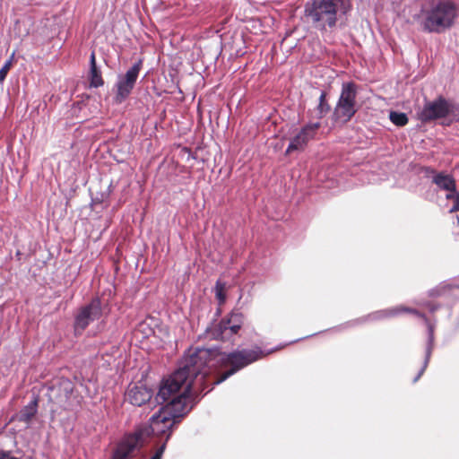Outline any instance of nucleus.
Instances as JSON below:
<instances>
[{"label":"nucleus","mask_w":459,"mask_h":459,"mask_svg":"<svg viewBox=\"0 0 459 459\" xmlns=\"http://www.w3.org/2000/svg\"><path fill=\"white\" fill-rule=\"evenodd\" d=\"M212 356L205 348L188 351L178 368L160 384L156 400L165 405L151 417L148 426L121 440L112 459L132 457L144 437L165 435V442L169 438L172 427L195 404L194 394L204 390V379L210 375L208 361Z\"/></svg>","instance_id":"obj_1"},{"label":"nucleus","mask_w":459,"mask_h":459,"mask_svg":"<svg viewBox=\"0 0 459 459\" xmlns=\"http://www.w3.org/2000/svg\"><path fill=\"white\" fill-rule=\"evenodd\" d=\"M351 0H310L305 5V16L319 30L336 26L351 10Z\"/></svg>","instance_id":"obj_2"},{"label":"nucleus","mask_w":459,"mask_h":459,"mask_svg":"<svg viewBox=\"0 0 459 459\" xmlns=\"http://www.w3.org/2000/svg\"><path fill=\"white\" fill-rule=\"evenodd\" d=\"M212 356L211 358V360L208 361V366L210 369V374L212 373V368L214 366L215 362L218 361H224V363L227 366H230V368L223 373V375L213 381L212 385H218L221 383L222 381L226 380L228 377L235 374L239 369L245 368L246 366L249 365L250 363L263 358L264 356L271 353L273 351V350L264 352L259 348H256L255 350H242L240 351H234L229 354H220L215 350H210L208 349ZM274 351H277V348H274Z\"/></svg>","instance_id":"obj_3"},{"label":"nucleus","mask_w":459,"mask_h":459,"mask_svg":"<svg viewBox=\"0 0 459 459\" xmlns=\"http://www.w3.org/2000/svg\"><path fill=\"white\" fill-rule=\"evenodd\" d=\"M456 15V8L453 3L441 1L429 8L422 9L420 24L428 32L439 33L453 25Z\"/></svg>","instance_id":"obj_4"},{"label":"nucleus","mask_w":459,"mask_h":459,"mask_svg":"<svg viewBox=\"0 0 459 459\" xmlns=\"http://www.w3.org/2000/svg\"><path fill=\"white\" fill-rule=\"evenodd\" d=\"M142 66V60H138L126 74L117 75V82L114 85V102L116 104L123 103L130 96L139 77Z\"/></svg>","instance_id":"obj_5"},{"label":"nucleus","mask_w":459,"mask_h":459,"mask_svg":"<svg viewBox=\"0 0 459 459\" xmlns=\"http://www.w3.org/2000/svg\"><path fill=\"white\" fill-rule=\"evenodd\" d=\"M356 85L353 82L342 84L339 100L334 108L333 117L342 122L349 121L356 113Z\"/></svg>","instance_id":"obj_6"},{"label":"nucleus","mask_w":459,"mask_h":459,"mask_svg":"<svg viewBox=\"0 0 459 459\" xmlns=\"http://www.w3.org/2000/svg\"><path fill=\"white\" fill-rule=\"evenodd\" d=\"M455 106L443 97L435 100L427 101L420 112L419 118L421 122L427 123L447 117L454 112Z\"/></svg>","instance_id":"obj_7"},{"label":"nucleus","mask_w":459,"mask_h":459,"mask_svg":"<svg viewBox=\"0 0 459 459\" xmlns=\"http://www.w3.org/2000/svg\"><path fill=\"white\" fill-rule=\"evenodd\" d=\"M243 322V315L241 313L233 312L228 318H223L214 326L212 335L214 338L222 341L230 340L238 332Z\"/></svg>","instance_id":"obj_8"},{"label":"nucleus","mask_w":459,"mask_h":459,"mask_svg":"<svg viewBox=\"0 0 459 459\" xmlns=\"http://www.w3.org/2000/svg\"><path fill=\"white\" fill-rule=\"evenodd\" d=\"M101 303L100 299H94L90 304L83 307L77 314L74 322L76 333L82 332L91 322L101 316Z\"/></svg>","instance_id":"obj_9"},{"label":"nucleus","mask_w":459,"mask_h":459,"mask_svg":"<svg viewBox=\"0 0 459 459\" xmlns=\"http://www.w3.org/2000/svg\"><path fill=\"white\" fill-rule=\"evenodd\" d=\"M433 183L438 188L447 191L446 199L453 201V205L449 208V212L459 211V195L455 189V181L452 176L446 173H437L433 177Z\"/></svg>","instance_id":"obj_10"},{"label":"nucleus","mask_w":459,"mask_h":459,"mask_svg":"<svg viewBox=\"0 0 459 459\" xmlns=\"http://www.w3.org/2000/svg\"><path fill=\"white\" fill-rule=\"evenodd\" d=\"M319 126L320 124L317 122L305 126L301 131L290 140L286 152L290 153L294 151L303 150L307 143L315 137Z\"/></svg>","instance_id":"obj_11"},{"label":"nucleus","mask_w":459,"mask_h":459,"mask_svg":"<svg viewBox=\"0 0 459 459\" xmlns=\"http://www.w3.org/2000/svg\"><path fill=\"white\" fill-rule=\"evenodd\" d=\"M127 401L135 406H142L146 402H149L152 393L143 385H134L126 392Z\"/></svg>","instance_id":"obj_12"},{"label":"nucleus","mask_w":459,"mask_h":459,"mask_svg":"<svg viewBox=\"0 0 459 459\" xmlns=\"http://www.w3.org/2000/svg\"><path fill=\"white\" fill-rule=\"evenodd\" d=\"M400 312H408V313H413L419 316H422L418 311H416L415 309H412V308H409V307H403V306H400V307H393V308H388V309H384V310H380V311H377V312H375L371 315L368 316L369 318L373 319V320H377V319H382V318H385V317H391V316H397Z\"/></svg>","instance_id":"obj_13"},{"label":"nucleus","mask_w":459,"mask_h":459,"mask_svg":"<svg viewBox=\"0 0 459 459\" xmlns=\"http://www.w3.org/2000/svg\"><path fill=\"white\" fill-rule=\"evenodd\" d=\"M425 321L427 322V325H428V330H429V340H428V346H427V349H426V356H425V360H424V364L420 369V371L419 372V374L417 375V377L414 378V382L418 381V379L420 377V376L423 374V372L425 371L428 364H429V359H430V356H431V352H432V350H433V341H434V327L433 325L428 322L426 319Z\"/></svg>","instance_id":"obj_14"},{"label":"nucleus","mask_w":459,"mask_h":459,"mask_svg":"<svg viewBox=\"0 0 459 459\" xmlns=\"http://www.w3.org/2000/svg\"><path fill=\"white\" fill-rule=\"evenodd\" d=\"M90 80L91 86L98 88L103 85L104 81L101 77V73L96 65L95 54L92 52L90 57Z\"/></svg>","instance_id":"obj_15"},{"label":"nucleus","mask_w":459,"mask_h":459,"mask_svg":"<svg viewBox=\"0 0 459 459\" xmlns=\"http://www.w3.org/2000/svg\"><path fill=\"white\" fill-rule=\"evenodd\" d=\"M37 401L34 400L26 405L19 414V420L24 422L30 421L37 412Z\"/></svg>","instance_id":"obj_16"},{"label":"nucleus","mask_w":459,"mask_h":459,"mask_svg":"<svg viewBox=\"0 0 459 459\" xmlns=\"http://www.w3.org/2000/svg\"><path fill=\"white\" fill-rule=\"evenodd\" d=\"M389 118L393 124L398 126H403L408 123V117L404 113L402 112H390Z\"/></svg>","instance_id":"obj_17"},{"label":"nucleus","mask_w":459,"mask_h":459,"mask_svg":"<svg viewBox=\"0 0 459 459\" xmlns=\"http://www.w3.org/2000/svg\"><path fill=\"white\" fill-rule=\"evenodd\" d=\"M13 54L12 55V56L10 57V59H8L4 65H3V67L0 69V82H3L5 78H6V75L9 72V70L11 69L12 67V64H13Z\"/></svg>","instance_id":"obj_18"},{"label":"nucleus","mask_w":459,"mask_h":459,"mask_svg":"<svg viewBox=\"0 0 459 459\" xmlns=\"http://www.w3.org/2000/svg\"><path fill=\"white\" fill-rule=\"evenodd\" d=\"M166 447V442H164L155 452V454L151 457V459H161L163 452Z\"/></svg>","instance_id":"obj_19"},{"label":"nucleus","mask_w":459,"mask_h":459,"mask_svg":"<svg viewBox=\"0 0 459 459\" xmlns=\"http://www.w3.org/2000/svg\"><path fill=\"white\" fill-rule=\"evenodd\" d=\"M0 459H18V458L12 455V453L9 451H0Z\"/></svg>","instance_id":"obj_20"},{"label":"nucleus","mask_w":459,"mask_h":459,"mask_svg":"<svg viewBox=\"0 0 459 459\" xmlns=\"http://www.w3.org/2000/svg\"><path fill=\"white\" fill-rule=\"evenodd\" d=\"M216 290H217V291H216V296H217L218 299H219L221 302H223V301H224V299H225V297H224V295L222 294V290H221V288L219 286V283H217V285H216Z\"/></svg>","instance_id":"obj_21"},{"label":"nucleus","mask_w":459,"mask_h":459,"mask_svg":"<svg viewBox=\"0 0 459 459\" xmlns=\"http://www.w3.org/2000/svg\"><path fill=\"white\" fill-rule=\"evenodd\" d=\"M325 94L323 92V93L320 95V104H319V108H321V111H323V108H324V101H325Z\"/></svg>","instance_id":"obj_22"},{"label":"nucleus","mask_w":459,"mask_h":459,"mask_svg":"<svg viewBox=\"0 0 459 459\" xmlns=\"http://www.w3.org/2000/svg\"><path fill=\"white\" fill-rule=\"evenodd\" d=\"M456 287H458V288H459V283L456 285Z\"/></svg>","instance_id":"obj_23"}]
</instances>
